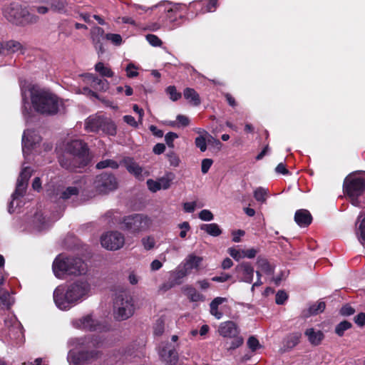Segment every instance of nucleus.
I'll return each instance as SVG.
<instances>
[{"instance_id": "dca6fc26", "label": "nucleus", "mask_w": 365, "mask_h": 365, "mask_svg": "<svg viewBox=\"0 0 365 365\" xmlns=\"http://www.w3.org/2000/svg\"><path fill=\"white\" fill-rule=\"evenodd\" d=\"M66 154L64 155H89L87 143L81 140H73L68 143L66 147Z\"/></svg>"}, {"instance_id": "c9c22d12", "label": "nucleus", "mask_w": 365, "mask_h": 365, "mask_svg": "<svg viewBox=\"0 0 365 365\" xmlns=\"http://www.w3.org/2000/svg\"><path fill=\"white\" fill-rule=\"evenodd\" d=\"M95 69L102 76L108 78L113 76V72L112 70L110 68L105 66L102 62L97 63L95 66Z\"/></svg>"}, {"instance_id": "4c0bfd02", "label": "nucleus", "mask_w": 365, "mask_h": 365, "mask_svg": "<svg viewBox=\"0 0 365 365\" xmlns=\"http://www.w3.org/2000/svg\"><path fill=\"white\" fill-rule=\"evenodd\" d=\"M352 324L351 322L348 321H342L339 324H338L335 327V333L339 336H342L344 334V331L351 329Z\"/></svg>"}, {"instance_id": "c03bdc74", "label": "nucleus", "mask_w": 365, "mask_h": 365, "mask_svg": "<svg viewBox=\"0 0 365 365\" xmlns=\"http://www.w3.org/2000/svg\"><path fill=\"white\" fill-rule=\"evenodd\" d=\"M166 93L170 96V98L173 101H176L181 98V93L177 91L174 86H169L166 88Z\"/></svg>"}, {"instance_id": "412c9836", "label": "nucleus", "mask_w": 365, "mask_h": 365, "mask_svg": "<svg viewBox=\"0 0 365 365\" xmlns=\"http://www.w3.org/2000/svg\"><path fill=\"white\" fill-rule=\"evenodd\" d=\"M294 221L301 227H306L312 223V216L307 210L300 209L294 214Z\"/></svg>"}, {"instance_id": "39448f33", "label": "nucleus", "mask_w": 365, "mask_h": 365, "mask_svg": "<svg viewBox=\"0 0 365 365\" xmlns=\"http://www.w3.org/2000/svg\"><path fill=\"white\" fill-rule=\"evenodd\" d=\"M119 224L121 230L136 234L147 230L150 227L152 220L143 214H133L123 217Z\"/></svg>"}, {"instance_id": "0eeeda50", "label": "nucleus", "mask_w": 365, "mask_h": 365, "mask_svg": "<svg viewBox=\"0 0 365 365\" xmlns=\"http://www.w3.org/2000/svg\"><path fill=\"white\" fill-rule=\"evenodd\" d=\"M343 191L351 199L354 205H358V197L365 191V180L353 173L347 175L344 180Z\"/></svg>"}, {"instance_id": "9b49d317", "label": "nucleus", "mask_w": 365, "mask_h": 365, "mask_svg": "<svg viewBox=\"0 0 365 365\" xmlns=\"http://www.w3.org/2000/svg\"><path fill=\"white\" fill-rule=\"evenodd\" d=\"M101 242L103 247L109 250H118L120 249L125 243L124 235L118 232L113 231L102 235Z\"/></svg>"}, {"instance_id": "393cba45", "label": "nucleus", "mask_w": 365, "mask_h": 365, "mask_svg": "<svg viewBox=\"0 0 365 365\" xmlns=\"http://www.w3.org/2000/svg\"><path fill=\"white\" fill-rule=\"evenodd\" d=\"M39 136L35 135L34 137L31 134L30 131H24L22 137V150L24 153L29 151L33 148L34 145L38 142Z\"/></svg>"}, {"instance_id": "423d86ee", "label": "nucleus", "mask_w": 365, "mask_h": 365, "mask_svg": "<svg viewBox=\"0 0 365 365\" xmlns=\"http://www.w3.org/2000/svg\"><path fill=\"white\" fill-rule=\"evenodd\" d=\"M135 312L133 297L126 292L119 293L114 302V317L118 321H124L131 317Z\"/></svg>"}, {"instance_id": "a18cd8bd", "label": "nucleus", "mask_w": 365, "mask_h": 365, "mask_svg": "<svg viewBox=\"0 0 365 365\" xmlns=\"http://www.w3.org/2000/svg\"><path fill=\"white\" fill-rule=\"evenodd\" d=\"M106 39L110 41L113 43L116 46H119L122 43V37L120 34H105Z\"/></svg>"}, {"instance_id": "a211bd4d", "label": "nucleus", "mask_w": 365, "mask_h": 365, "mask_svg": "<svg viewBox=\"0 0 365 365\" xmlns=\"http://www.w3.org/2000/svg\"><path fill=\"white\" fill-rule=\"evenodd\" d=\"M218 332L223 337L232 338L239 334V329L234 322L227 321L220 324Z\"/></svg>"}, {"instance_id": "052dcab7", "label": "nucleus", "mask_w": 365, "mask_h": 365, "mask_svg": "<svg viewBox=\"0 0 365 365\" xmlns=\"http://www.w3.org/2000/svg\"><path fill=\"white\" fill-rule=\"evenodd\" d=\"M158 180L160 182V188L166 190L170 187L172 179L168 177H163L160 178Z\"/></svg>"}, {"instance_id": "a878e982", "label": "nucleus", "mask_w": 365, "mask_h": 365, "mask_svg": "<svg viewBox=\"0 0 365 365\" xmlns=\"http://www.w3.org/2000/svg\"><path fill=\"white\" fill-rule=\"evenodd\" d=\"M188 274L189 273L184 267L182 264H180L171 274L170 287H172L175 285L180 284L182 283V279Z\"/></svg>"}, {"instance_id": "7ed1b4c3", "label": "nucleus", "mask_w": 365, "mask_h": 365, "mask_svg": "<svg viewBox=\"0 0 365 365\" xmlns=\"http://www.w3.org/2000/svg\"><path fill=\"white\" fill-rule=\"evenodd\" d=\"M4 18L11 24L19 26H26L38 22L39 17L29 11L26 6L12 2L2 9Z\"/></svg>"}, {"instance_id": "ddd939ff", "label": "nucleus", "mask_w": 365, "mask_h": 365, "mask_svg": "<svg viewBox=\"0 0 365 365\" xmlns=\"http://www.w3.org/2000/svg\"><path fill=\"white\" fill-rule=\"evenodd\" d=\"M158 354L165 365H177L178 354L173 346L169 343H162L159 346Z\"/></svg>"}, {"instance_id": "9d476101", "label": "nucleus", "mask_w": 365, "mask_h": 365, "mask_svg": "<svg viewBox=\"0 0 365 365\" xmlns=\"http://www.w3.org/2000/svg\"><path fill=\"white\" fill-rule=\"evenodd\" d=\"M91 161L89 155H62L59 158L58 162L61 166L71 172H77L78 169L83 168Z\"/></svg>"}, {"instance_id": "2eb2a0df", "label": "nucleus", "mask_w": 365, "mask_h": 365, "mask_svg": "<svg viewBox=\"0 0 365 365\" xmlns=\"http://www.w3.org/2000/svg\"><path fill=\"white\" fill-rule=\"evenodd\" d=\"M235 271L240 282L251 284L253 280L254 268L249 262H242L237 264Z\"/></svg>"}, {"instance_id": "f3484780", "label": "nucleus", "mask_w": 365, "mask_h": 365, "mask_svg": "<svg viewBox=\"0 0 365 365\" xmlns=\"http://www.w3.org/2000/svg\"><path fill=\"white\" fill-rule=\"evenodd\" d=\"M95 353L89 351H81L76 352L70 351L68 354V361L74 365H81L83 362L93 358Z\"/></svg>"}, {"instance_id": "13d9d810", "label": "nucleus", "mask_w": 365, "mask_h": 365, "mask_svg": "<svg viewBox=\"0 0 365 365\" xmlns=\"http://www.w3.org/2000/svg\"><path fill=\"white\" fill-rule=\"evenodd\" d=\"M168 160L171 165L177 167L179 165L180 159L178 156L173 152H170L167 154Z\"/></svg>"}, {"instance_id": "1a4fd4ad", "label": "nucleus", "mask_w": 365, "mask_h": 365, "mask_svg": "<svg viewBox=\"0 0 365 365\" xmlns=\"http://www.w3.org/2000/svg\"><path fill=\"white\" fill-rule=\"evenodd\" d=\"M118 180L115 176L109 173H102L96 176L93 185L99 194H107L118 188Z\"/></svg>"}, {"instance_id": "e433bc0d", "label": "nucleus", "mask_w": 365, "mask_h": 365, "mask_svg": "<svg viewBox=\"0 0 365 365\" xmlns=\"http://www.w3.org/2000/svg\"><path fill=\"white\" fill-rule=\"evenodd\" d=\"M326 307V304L324 302H318L316 304L311 305L309 308V315H317L319 313H322L324 311Z\"/></svg>"}, {"instance_id": "2f4dec72", "label": "nucleus", "mask_w": 365, "mask_h": 365, "mask_svg": "<svg viewBox=\"0 0 365 365\" xmlns=\"http://www.w3.org/2000/svg\"><path fill=\"white\" fill-rule=\"evenodd\" d=\"M4 49L9 53H14L23 49V46L19 41L9 40L4 42Z\"/></svg>"}, {"instance_id": "7c9ffc66", "label": "nucleus", "mask_w": 365, "mask_h": 365, "mask_svg": "<svg viewBox=\"0 0 365 365\" xmlns=\"http://www.w3.org/2000/svg\"><path fill=\"white\" fill-rule=\"evenodd\" d=\"M200 229L213 237H217L222 234V230L216 223L203 224L200 226Z\"/></svg>"}, {"instance_id": "774afa93", "label": "nucleus", "mask_w": 365, "mask_h": 365, "mask_svg": "<svg viewBox=\"0 0 365 365\" xmlns=\"http://www.w3.org/2000/svg\"><path fill=\"white\" fill-rule=\"evenodd\" d=\"M123 120L129 125L134 127V128L138 127V123L135 120V119L134 118V117H133L132 115H124Z\"/></svg>"}, {"instance_id": "49530a36", "label": "nucleus", "mask_w": 365, "mask_h": 365, "mask_svg": "<svg viewBox=\"0 0 365 365\" xmlns=\"http://www.w3.org/2000/svg\"><path fill=\"white\" fill-rule=\"evenodd\" d=\"M195 143L197 148H198L200 151L205 152L207 149V143L206 139L202 135H200L195 138Z\"/></svg>"}, {"instance_id": "864d4df0", "label": "nucleus", "mask_w": 365, "mask_h": 365, "mask_svg": "<svg viewBox=\"0 0 365 365\" xmlns=\"http://www.w3.org/2000/svg\"><path fill=\"white\" fill-rule=\"evenodd\" d=\"M199 218L203 221H211L213 220V214L209 210H202L199 213Z\"/></svg>"}, {"instance_id": "a19ab883", "label": "nucleus", "mask_w": 365, "mask_h": 365, "mask_svg": "<svg viewBox=\"0 0 365 365\" xmlns=\"http://www.w3.org/2000/svg\"><path fill=\"white\" fill-rule=\"evenodd\" d=\"M14 303V299L11 297L8 292H5L0 295V305L9 309Z\"/></svg>"}, {"instance_id": "69168bd1", "label": "nucleus", "mask_w": 365, "mask_h": 365, "mask_svg": "<svg viewBox=\"0 0 365 365\" xmlns=\"http://www.w3.org/2000/svg\"><path fill=\"white\" fill-rule=\"evenodd\" d=\"M242 258L247 257L249 259H252L256 256L257 251L254 248H251L249 250H242Z\"/></svg>"}, {"instance_id": "58836bf2", "label": "nucleus", "mask_w": 365, "mask_h": 365, "mask_svg": "<svg viewBox=\"0 0 365 365\" xmlns=\"http://www.w3.org/2000/svg\"><path fill=\"white\" fill-rule=\"evenodd\" d=\"M78 189L76 187H68L60 194V198L63 200L70 199L72 196L78 195Z\"/></svg>"}, {"instance_id": "f704fd0d", "label": "nucleus", "mask_w": 365, "mask_h": 365, "mask_svg": "<svg viewBox=\"0 0 365 365\" xmlns=\"http://www.w3.org/2000/svg\"><path fill=\"white\" fill-rule=\"evenodd\" d=\"M96 169L101 170L106 168H110L112 169H118L119 164L114 160L106 159L98 162L96 165Z\"/></svg>"}, {"instance_id": "72a5a7b5", "label": "nucleus", "mask_w": 365, "mask_h": 365, "mask_svg": "<svg viewBox=\"0 0 365 365\" xmlns=\"http://www.w3.org/2000/svg\"><path fill=\"white\" fill-rule=\"evenodd\" d=\"M165 319L163 316H161L156 319L153 324V334L155 336H161L165 331Z\"/></svg>"}, {"instance_id": "09e8293b", "label": "nucleus", "mask_w": 365, "mask_h": 365, "mask_svg": "<svg viewBox=\"0 0 365 365\" xmlns=\"http://www.w3.org/2000/svg\"><path fill=\"white\" fill-rule=\"evenodd\" d=\"M178 138V135L173 132L168 133L165 136V140L169 148H174L173 141Z\"/></svg>"}, {"instance_id": "0e129e2a", "label": "nucleus", "mask_w": 365, "mask_h": 365, "mask_svg": "<svg viewBox=\"0 0 365 365\" xmlns=\"http://www.w3.org/2000/svg\"><path fill=\"white\" fill-rule=\"evenodd\" d=\"M275 172L278 174L288 175L289 174V170L286 168V165L283 163H279L275 168Z\"/></svg>"}, {"instance_id": "79ce46f5", "label": "nucleus", "mask_w": 365, "mask_h": 365, "mask_svg": "<svg viewBox=\"0 0 365 365\" xmlns=\"http://www.w3.org/2000/svg\"><path fill=\"white\" fill-rule=\"evenodd\" d=\"M141 242L142 245H143L144 249L146 250H152L153 248H154L155 245V240L151 236H148L142 238Z\"/></svg>"}, {"instance_id": "5fc2aeb1", "label": "nucleus", "mask_w": 365, "mask_h": 365, "mask_svg": "<svg viewBox=\"0 0 365 365\" xmlns=\"http://www.w3.org/2000/svg\"><path fill=\"white\" fill-rule=\"evenodd\" d=\"M147 185L148 189L153 192H155L161 189L159 180L155 181L152 179H149L147 180Z\"/></svg>"}, {"instance_id": "f257e3e1", "label": "nucleus", "mask_w": 365, "mask_h": 365, "mask_svg": "<svg viewBox=\"0 0 365 365\" xmlns=\"http://www.w3.org/2000/svg\"><path fill=\"white\" fill-rule=\"evenodd\" d=\"M90 289L88 282L78 280L70 284L66 291L63 288L57 287L53 292V299L59 309H67L72 304L87 295Z\"/></svg>"}, {"instance_id": "f8f14e48", "label": "nucleus", "mask_w": 365, "mask_h": 365, "mask_svg": "<svg viewBox=\"0 0 365 365\" xmlns=\"http://www.w3.org/2000/svg\"><path fill=\"white\" fill-rule=\"evenodd\" d=\"M31 175L32 170L29 167H26L22 169L17 179L15 191L11 195L13 200L24 195L29 180Z\"/></svg>"}, {"instance_id": "4468645a", "label": "nucleus", "mask_w": 365, "mask_h": 365, "mask_svg": "<svg viewBox=\"0 0 365 365\" xmlns=\"http://www.w3.org/2000/svg\"><path fill=\"white\" fill-rule=\"evenodd\" d=\"M120 163L130 174L133 175L138 180H144L145 177L149 175L148 172H143V168L135 161L133 158L125 157Z\"/></svg>"}, {"instance_id": "680f3d73", "label": "nucleus", "mask_w": 365, "mask_h": 365, "mask_svg": "<svg viewBox=\"0 0 365 365\" xmlns=\"http://www.w3.org/2000/svg\"><path fill=\"white\" fill-rule=\"evenodd\" d=\"M131 68L137 69L136 66L133 63H129L125 68V71L127 73V76L128 78H134V77L138 76V72H137L135 71H130Z\"/></svg>"}, {"instance_id": "c756f323", "label": "nucleus", "mask_w": 365, "mask_h": 365, "mask_svg": "<svg viewBox=\"0 0 365 365\" xmlns=\"http://www.w3.org/2000/svg\"><path fill=\"white\" fill-rule=\"evenodd\" d=\"M184 98L193 106H199L201 103L198 93L191 88H186L183 91Z\"/></svg>"}, {"instance_id": "3c124183", "label": "nucleus", "mask_w": 365, "mask_h": 365, "mask_svg": "<svg viewBox=\"0 0 365 365\" xmlns=\"http://www.w3.org/2000/svg\"><path fill=\"white\" fill-rule=\"evenodd\" d=\"M339 313L342 316L348 317L354 314L355 313V309L349 304H346L341 308Z\"/></svg>"}, {"instance_id": "338daca9", "label": "nucleus", "mask_w": 365, "mask_h": 365, "mask_svg": "<svg viewBox=\"0 0 365 365\" xmlns=\"http://www.w3.org/2000/svg\"><path fill=\"white\" fill-rule=\"evenodd\" d=\"M245 234V232L242 230H237L235 231H233L232 232V241L234 242H240V237L244 236Z\"/></svg>"}, {"instance_id": "e2e57ef3", "label": "nucleus", "mask_w": 365, "mask_h": 365, "mask_svg": "<svg viewBox=\"0 0 365 365\" xmlns=\"http://www.w3.org/2000/svg\"><path fill=\"white\" fill-rule=\"evenodd\" d=\"M354 322L359 327H363L365 325V313L361 312L356 316L354 317Z\"/></svg>"}, {"instance_id": "4d7b16f0", "label": "nucleus", "mask_w": 365, "mask_h": 365, "mask_svg": "<svg viewBox=\"0 0 365 365\" xmlns=\"http://www.w3.org/2000/svg\"><path fill=\"white\" fill-rule=\"evenodd\" d=\"M232 276L229 274L221 272L220 275L213 277L211 280L217 282H225L230 280Z\"/></svg>"}, {"instance_id": "6ab92c4d", "label": "nucleus", "mask_w": 365, "mask_h": 365, "mask_svg": "<svg viewBox=\"0 0 365 365\" xmlns=\"http://www.w3.org/2000/svg\"><path fill=\"white\" fill-rule=\"evenodd\" d=\"M76 326L78 328L90 331H96L101 328L98 322L94 319L91 314L86 315L76 321Z\"/></svg>"}, {"instance_id": "473e14b6", "label": "nucleus", "mask_w": 365, "mask_h": 365, "mask_svg": "<svg viewBox=\"0 0 365 365\" xmlns=\"http://www.w3.org/2000/svg\"><path fill=\"white\" fill-rule=\"evenodd\" d=\"M258 267L267 274H272L274 272V269L265 258L258 257L257 261Z\"/></svg>"}, {"instance_id": "603ef678", "label": "nucleus", "mask_w": 365, "mask_h": 365, "mask_svg": "<svg viewBox=\"0 0 365 365\" xmlns=\"http://www.w3.org/2000/svg\"><path fill=\"white\" fill-rule=\"evenodd\" d=\"M146 39L153 46H160L162 44V41L154 34H148Z\"/></svg>"}, {"instance_id": "6e6552de", "label": "nucleus", "mask_w": 365, "mask_h": 365, "mask_svg": "<svg viewBox=\"0 0 365 365\" xmlns=\"http://www.w3.org/2000/svg\"><path fill=\"white\" fill-rule=\"evenodd\" d=\"M85 128L89 132L98 133L102 131L110 135H115L116 134L115 123L110 119L103 116L96 115L88 117L86 121Z\"/></svg>"}, {"instance_id": "20e7f679", "label": "nucleus", "mask_w": 365, "mask_h": 365, "mask_svg": "<svg viewBox=\"0 0 365 365\" xmlns=\"http://www.w3.org/2000/svg\"><path fill=\"white\" fill-rule=\"evenodd\" d=\"M86 265L78 257H56L53 262V271L58 278H63L65 274L81 275L86 272Z\"/></svg>"}, {"instance_id": "cd10ccee", "label": "nucleus", "mask_w": 365, "mask_h": 365, "mask_svg": "<svg viewBox=\"0 0 365 365\" xmlns=\"http://www.w3.org/2000/svg\"><path fill=\"white\" fill-rule=\"evenodd\" d=\"M26 81H20L21 93L22 97V113L24 116H29L31 108L27 98L26 92L28 91V86H26Z\"/></svg>"}, {"instance_id": "bb28decb", "label": "nucleus", "mask_w": 365, "mask_h": 365, "mask_svg": "<svg viewBox=\"0 0 365 365\" xmlns=\"http://www.w3.org/2000/svg\"><path fill=\"white\" fill-rule=\"evenodd\" d=\"M302 334L300 332H294L289 334L284 339V351H289L296 346L300 341Z\"/></svg>"}, {"instance_id": "4be33fe9", "label": "nucleus", "mask_w": 365, "mask_h": 365, "mask_svg": "<svg viewBox=\"0 0 365 365\" xmlns=\"http://www.w3.org/2000/svg\"><path fill=\"white\" fill-rule=\"evenodd\" d=\"M202 260L203 259L202 257L196 256L194 254H190L187 256L184 262H182L181 264L184 267L188 273H190L192 269L199 270L200 265Z\"/></svg>"}, {"instance_id": "37998d69", "label": "nucleus", "mask_w": 365, "mask_h": 365, "mask_svg": "<svg viewBox=\"0 0 365 365\" xmlns=\"http://www.w3.org/2000/svg\"><path fill=\"white\" fill-rule=\"evenodd\" d=\"M267 190L262 187H258L254 192V197L258 202H264L266 200Z\"/></svg>"}, {"instance_id": "f03ea898", "label": "nucleus", "mask_w": 365, "mask_h": 365, "mask_svg": "<svg viewBox=\"0 0 365 365\" xmlns=\"http://www.w3.org/2000/svg\"><path fill=\"white\" fill-rule=\"evenodd\" d=\"M31 101L34 110L41 114L53 115L58 113L62 101L53 93L44 89H36L28 85Z\"/></svg>"}, {"instance_id": "b1692460", "label": "nucleus", "mask_w": 365, "mask_h": 365, "mask_svg": "<svg viewBox=\"0 0 365 365\" xmlns=\"http://www.w3.org/2000/svg\"><path fill=\"white\" fill-rule=\"evenodd\" d=\"M304 334L307 336L308 341L312 346L319 345L324 338V334L322 331H316L314 328L307 329Z\"/></svg>"}, {"instance_id": "6e6d98bb", "label": "nucleus", "mask_w": 365, "mask_h": 365, "mask_svg": "<svg viewBox=\"0 0 365 365\" xmlns=\"http://www.w3.org/2000/svg\"><path fill=\"white\" fill-rule=\"evenodd\" d=\"M213 163V160L210 158H205L202 160L201 171L203 174H206Z\"/></svg>"}, {"instance_id": "aec40b11", "label": "nucleus", "mask_w": 365, "mask_h": 365, "mask_svg": "<svg viewBox=\"0 0 365 365\" xmlns=\"http://www.w3.org/2000/svg\"><path fill=\"white\" fill-rule=\"evenodd\" d=\"M91 38L98 54L105 52L103 41L106 39L104 30L101 27H96L91 32Z\"/></svg>"}, {"instance_id": "de8ad7c7", "label": "nucleus", "mask_w": 365, "mask_h": 365, "mask_svg": "<svg viewBox=\"0 0 365 365\" xmlns=\"http://www.w3.org/2000/svg\"><path fill=\"white\" fill-rule=\"evenodd\" d=\"M288 299L287 294L284 290H279L275 297V302L277 304H283Z\"/></svg>"}, {"instance_id": "8fccbe9b", "label": "nucleus", "mask_w": 365, "mask_h": 365, "mask_svg": "<svg viewBox=\"0 0 365 365\" xmlns=\"http://www.w3.org/2000/svg\"><path fill=\"white\" fill-rule=\"evenodd\" d=\"M247 346L252 351H255L258 348L260 347L258 339L253 336L249 337L247 340Z\"/></svg>"}, {"instance_id": "5701e85b", "label": "nucleus", "mask_w": 365, "mask_h": 365, "mask_svg": "<svg viewBox=\"0 0 365 365\" xmlns=\"http://www.w3.org/2000/svg\"><path fill=\"white\" fill-rule=\"evenodd\" d=\"M88 81H91V86L99 91H106L109 88V83L106 79H100L97 76H94L91 73H88L86 75Z\"/></svg>"}, {"instance_id": "ea45409f", "label": "nucleus", "mask_w": 365, "mask_h": 365, "mask_svg": "<svg viewBox=\"0 0 365 365\" xmlns=\"http://www.w3.org/2000/svg\"><path fill=\"white\" fill-rule=\"evenodd\" d=\"M187 294L192 302H198L203 299V296L200 294L195 288L189 287L186 289Z\"/></svg>"}, {"instance_id": "bf43d9fd", "label": "nucleus", "mask_w": 365, "mask_h": 365, "mask_svg": "<svg viewBox=\"0 0 365 365\" xmlns=\"http://www.w3.org/2000/svg\"><path fill=\"white\" fill-rule=\"evenodd\" d=\"M228 253L232 258H234L237 261H239L241 258H242V251L240 252V250H237L234 247L229 248Z\"/></svg>"}, {"instance_id": "c85d7f7f", "label": "nucleus", "mask_w": 365, "mask_h": 365, "mask_svg": "<svg viewBox=\"0 0 365 365\" xmlns=\"http://www.w3.org/2000/svg\"><path fill=\"white\" fill-rule=\"evenodd\" d=\"M68 2L66 0H53L51 2L50 9L61 14H68Z\"/></svg>"}]
</instances>
